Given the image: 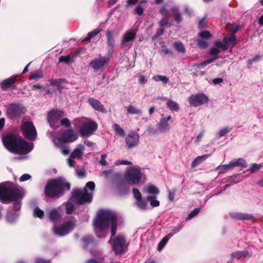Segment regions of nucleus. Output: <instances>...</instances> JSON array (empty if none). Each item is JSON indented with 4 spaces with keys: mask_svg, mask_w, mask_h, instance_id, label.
<instances>
[{
    "mask_svg": "<svg viewBox=\"0 0 263 263\" xmlns=\"http://www.w3.org/2000/svg\"><path fill=\"white\" fill-rule=\"evenodd\" d=\"M111 223V238L116 234L117 227V216L116 213L111 211H101L98 214L93 221L95 229L102 231Z\"/></svg>",
    "mask_w": 263,
    "mask_h": 263,
    "instance_id": "f257e3e1",
    "label": "nucleus"
},
{
    "mask_svg": "<svg viewBox=\"0 0 263 263\" xmlns=\"http://www.w3.org/2000/svg\"><path fill=\"white\" fill-rule=\"evenodd\" d=\"M65 188L70 190V184L61 178L53 179L49 181L44 189L46 197L49 198H59L63 195Z\"/></svg>",
    "mask_w": 263,
    "mask_h": 263,
    "instance_id": "f03ea898",
    "label": "nucleus"
},
{
    "mask_svg": "<svg viewBox=\"0 0 263 263\" xmlns=\"http://www.w3.org/2000/svg\"><path fill=\"white\" fill-rule=\"evenodd\" d=\"M72 197L76 200L79 205L90 203L92 201V193H89L88 191H82L79 189L73 190Z\"/></svg>",
    "mask_w": 263,
    "mask_h": 263,
    "instance_id": "7ed1b4c3",
    "label": "nucleus"
},
{
    "mask_svg": "<svg viewBox=\"0 0 263 263\" xmlns=\"http://www.w3.org/2000/svg\"><path fill=\"white\" fill-rule=\"evenodd\" d=\"M77 222V219L73 217L70 220L63 223L60 226H54L53 228V232L54 234L60 236H64L72 231Z\"/></svg>",
    "mask_w": 263,
    "mask_h": 263,
    "instance_id": "20e7f679",
    "label": "nucleus"
},
{
    "mask_svg": "<svg viewBox=\"0 0 263 263\" xmlns=\"http://www.w3.org/2000/svg\"><path fill=\"white\" fill-rule=\"evenodd\" d=\"M141 171L134 168L127 170L124 175L125 180L129 184H137L141 181Z\"/></svg>",
    "mask_w": 263,
    "mask_h": 263,
    "instance_id": "39448f33",
    "label": "nucleus"
},
{
    "mask_svg": "<svg viewBox=\"0 0 263 263\" xmlns=\"http://www.w3.org/2000/svg\"><path fill=\"white\" fill-rule=\"evenodd\" d=\"M25 137L28 140L34 139L36 137V130L32 122L26 121L23 123L21 128Z\"/></svg>",
    "mask_w": 263,
    "mask_h": 263,
    "instance_id": "423d86ee",
    "label": "nucleus"
},
{
    "mask_svg": "<svg viewBox=\"0 0 263 263\" xmlns=\"http://www.w3.org/2000/svg\"><path fill=\"white\" fill-rule=\"evenodd\" d=\"M208 101V97L202 92L192 95L188 98L189 103L191 106L193 107L200 106L202 104L207 103Z\"/></svg>",
    "mask_w": 263,
    "mask_h": 263,
    "instance_id": "0eeeda50",
    "label": "nucleus"
},
{
    "mask_svg": "<svg viewBox=\"0 0 263 263\" xmlns=\"http://www.w3.org/2000/svg\"><path fill=\"white\" fill-rule=\"evenodd\" d=\"M16 141L12 152L18 154H26L32 151V148L30 147L28 143L23 139L18 138Z\"/></svg>",
    "mask_w": 263,
    "mask_h": 263,
    "instance_id": "6e6552de",
    "label": "nucleus"
},
{
    "mask_svg": "<svg viewBox=\"0 0 263 263\" xmlns=\"http://www.w3.org/2000/svg\"><path fill=\"white\" fill-rule=\"evenodd\" d=\"M26 111L25 108L22 105L12 103L9 105L7 112L9 117L12 119L24 114Z\"/></svg>",
    "mask_w": 263,
    "mask_h": 263,
    "instance_id": "1a4fd4ad",
    "label": "nucleus"
},
{
    "mask_svg": "<svg viewBox=\"0 0 263 263\" xmlns=\"http://www.w3.org/2000/svg\"><path fill=\"white\" fill-rule=\"evenodd\" d=\"M98 128V124L95 121H91L84 124L80 129L82 137H88L92 135Z\"/></svg>",
    "mask_w": 263,
    "mask_h": 263,
    "instance_id": "9d476101",
    "label": "nucleus"
},
{
    "mask_svg": "<svg viewBox=\"0 0 263 263\" xmlns=\"http://www.w3.org/2000/svg\"><path fill=\"white\" fill-rule=\"evenodd\" d=\"M136 32L134 30H129L125 32L121 43V47L125 49H128L131 47L132 43L136 39Z\"/></svg>",
    "mask_w": 263,
    "mask_h": 263,
    "instance_id": "9b49d317",
    "label": "nucleus"
},
{
    "mask_svg": "<svg viewBox=\"0 0 263 263\" xmlns=\"http://www.w3.org/2000/svg\"><path fill=\"white\" fill-rule=\"evenodd\" d=\"M78 138L77 135L74 133L73 129H67L65 130L60 138H58L59 142L65 144L70 143L76 141Z\"/></svg>",
    "mask_w": 263,
    "mask_h": 263,
    "instance_id": "f8f14e48",
    "label": "nucleus"
},
{
    "mask_svg": "<svg viewBox=\"0 0 263 263\" xmlns=\"http://www.w3.org/2000/svg\"><path fill=\"white\" fill-rule=\"evenodd\" d=\"M64 116V112L62 110L52 109L47 115V120L50 126L53 127L60 119Z\"/></svg>",
    "mask_w": 263,
    "mask_h": 263,
    "instance_id": "ddd939ff",
    "label": "nucleus"
},
{
    "mask_svg": "<svg viewBox=\"0 0 263 263\" xmlns=\"http://www.w3.org/2000/svg\"><path fill=\"white\" fill-rule=\"evenodd\" d=\"M17 137L13 134L10 133L6 135L3 138V143L5 147L12 152L13 147L17 142Z\"/></svg>",
    "mask_w": 263,
    "mask_h": 263,
    "instance_id": "4468645a",
    "label": "nucleus"
},
{
    "mask_svg": "<svg viewBox=\"0 0 263 263\" xmlns=\"http://www.w3.org/2000/svg\"><path fill=\"white\" fill-rule=\"evenodd\" d=\"M125 240L123 236H118L114 239L112 244V249L116 255L121 254L124 250Z\"/></svg>",
    "mask_w": 263,
    "mask_h": 263,
    "instance_id": "2eb2a0df",
    "label": "nucleus"
},
{
    "mask_svg": "<svg viewBox=\"0 0 263 263\" xmlns=\"http://www.w3.org/2000/svg\"><path fill=\"white\" fill-rule=\"evenodd\" d=\"M23 198V192L16 185L10 186L9 201H16L22 200Z\"/></svg>",
    "mask_w": 263,
    "mask_h": 263,
    "instance_id": "dca6fc26",
    "label": "nucleus"
},
{
    "mask_svg": "<svg viewBox=\"0 0 263 263\" xmlns=\"http://www.w3.org/2000/svg\"><path fill=\"white\" fill-rule=\"evenodd\" d=\"M140 137L138 134L131 132L125 139V142L128 149L136 147L139 143Z\"/></svg>",
    "mask_w": 263,
    "mask_h": 263,
    "instance_id": "f3484780",
    "label": "nucleus"
},
{
    "mask_svg": "<svg viewBox=\"0 0 263 263\" xmlns=\"http://www.w3.org/2000/svg\"><path fill=\"white\" fill-rule=\"evenodd\" d=\"M110 58L109 57H101L100 58H95L90 63L89 65L94 70H99L102 67L108 65Z\"/></svg>",
    "mask_w": 263,
    "mask_h": 263,
    "instance_id": "a211bd4d",
    "label": "nucleus"
},
{
    "mask_svg": "<svg viewBox=\"0 0 263 263\" xmlns=\"http://www.w3.org/2000/svg\"><path fill=\"white\" fill-rule=\"evenodd\" d=\"M88 103L94 109L102 113H106L107 110L101 102L93 98L88 99Z\"/></svg>",
    "mask_w": 263,
    "mask_h": 263,
    "instance_id": "6ab92c4d",
    "label": "nucleus"
},
{
    "mask_svg": "<svg viewBox=\"0 0 263 263\" xmlns=\"http://www.w3.org/2000/svg\"><path fill=\"white\" fill-rule=\"evenodd\" d=\"M17 77V75H14L3 80L0 83L1 87L2 90H6L8 88L13 87V85L16 81Z\"/></svg>",
    "mask_w": 263,
    "mask_h": 263,
    "instance_id": "aec40b11",
    "label": "nucleus"
},
{
    "mask_svg": "<svg viewBox=\"0 0 263 263\" xmlns=\"http://www.w3.org/2000/svg\"><path fill=\"white\" fill-rule=\"evenodd\" d=\"M106 43L108 47V51L111 52L115 45V40L114 38V34L110 30H107L106 31Z\"/></svg>",
    "mask_w": 263,
    "mask_h": 263,
    "instance_id": "412c9836",
    "label": "nucleus"
},
{
    "mask_svg": "<svg viewBox=\"0 0 263 263\" xmlns=\"http://www.w3.org/2000/svg\"><path fill=\"white\" fill-rule=\"evenodd\" d=\"M10 186L7 187L2 183L0 184V200L5 203L9 200Z\"/></svg>",
    "mask_w": 263,
    "mask_h": 263,
    "instance_id": "4be33fe9",
    "label": "nucleus"
},
{
    "mask_svg": "<svg viewBox=\"0 0 263 263\" xmlns=\"http://www.w3.org/2000/svg\"><path fill=\"white\" fill-rule=\"evenodd\" d=\"M223 42L228 46L233 47L237 43V37L233 34H229L227 35L224 34H223Z\"/></svg>",
    "mask_w": 263,
    "mask_h": 263,
    "instance_id": "5701e85b",
    "label": "nucleus"
},
{
    "mask_svg": "<svg viewBox=\"0 0 263 263\" xmlns=\"http://www.w3.org/2000/svg\"><path fill=\"white\" fill-rule=\"evenodd\" d=\"M82 242L83 247L84 248H88V247H93L98 245V242L96 241L92 236H86L82 238Z\"/></svg>",
    "mask_w": 263,
    "mask_h": 263,
    "instance_id": "b1692460",
    "label": "nucleus"
},
{
    "mask_svg": "<svg viewBox=\"0 0 263 263\" xmlns=\"http://www.w3.org/2000/svg\"><path fill=\"white\" fill-rule=\"evenodd\" d=\"M231 256L232 258L239 259L241 257L250 258L252 256V252L248 251H235L231 253Z\"/></svg>",
    "mask_w": 263,
    "mask_h": 263,
    "instance_id": "393cba45",
    "label": "nucleus"
},
{
    "mask_svg": "<svg viewBox=\"0 0 263 263\" xmlns=\"http://www.w3.org/2000/svg\"><path fill=\"white\" fill-rule=\"evenodd\" d=\"M84 150V146L82 144H79L77 147L71 154L70 158L72 159H81Z\"/></svg>",
    "mask_w": 263,
    "mask_h": 263,
    "instance_id": "a878e982",
    "label": "nucleus"
},
{
    "mask_svg": "<svg viewBox=\"0 0 263 263\" xmlns=\"http://www.w3.org/2000/svg\"><path fill=\"white\" fill-rule=\"evenodd\" d=\"M171 119V116H168L167 118H162L158 123V129L162 132H164L169 129L167 121Z\"/></svg>",
    "mask_w": 263,
    "mask_h": 263,
    "instance_id": "bb28decb",
    "label": "nucleus"
},
{
    "mask_svg": "<svg viewBox=\"0 0 263 263\" xmlns=\"http://www.w3.org/2000/svg\"><path fill=\"white\" fill-rule=\"evenodd\" d=\"M231 216L236 219L253 220L254 216L252 214L237 213L231 215Z\"/></svg>",
    "mask_w": 263,
    "mask_h": 263,
    "instance_id": "cd10ccee",
    "label": "nucleus"
},
{
    "mask_svg": "<svg viewBox=\"0 0 263 263\" xmlns=\"http://www.w3.org/2000/svg\"><path fill=\"white\" fill-rule=\"evenodd\" d=\"M147 2V0H142L135 8L134 12L135 14L138 15H141L144 12V5Z\"/></svg>",
    "mask_w": 263,
    "mask_h": 263,
    "instance_id": "c85d7f7f",
    "label": "nucleus"
},
{
    "mask_svg": "<svg viewBox=\"0 0 263 263\" xmlns=\"http://www.w3.org/2000/svg\"><path fill=\"white\" fill-rule=\"evenodd\" d=\"M209 157V155L207 154L197 157L192 163V167L194 168L198 164H200L203 160L206 159Z\"/></svg>",
    "mask_w": 263,
    "mask_h": 263,
    "instance_id": "c756f323",
    "label": "nucleus"
},
{
    "mask_svg": "<svg viewBox=\"0 0 263 263\" xmlns=\"http://www.w3.org/2000/svg\"><path fill=\"white\" fill-rule=\"evenodd\" d=\"M239 26L234 24L228 23L225 26V28L231 32V34H234L239 29Z\"/></svg>",
    "mask_w": 263,
    "mask_h": 263,
    "instance_id": "7c9ffc66",
    "label": "nucleus"
},
{
    "mask_svg": "<svg viewBox=\"0 0 263 263\" xmlns=\"http://www.w3.org/2000/svg\"><path fill=\"white\" fill-rule=\"evenodd\" d=\"M232 164V166L233 167V168L236 166H240L242 167H247V163L242 158H239L236 161H231Z\"/></svg>",
    "mask_w": 263,
    "mask_h": 263,
    "instance_id": "2f4dec72",
    "label": "nucleus"
},
{
    "mask_svg": "<svg viewBox=\"0 0 263 263\" xmlns=\"http://www.w3.org/2000/svg\"><path fill=\"white\" fill-rule=\"evenodd\" d=\"M49 217L52 221L54 222L60 218V215L57 210L52 209L49 213Z\"/></svg>",
    "mask_w": 263,
    "mask_h": 263,
    "instance_id": "473e14b6",
    "label": "nucleus"
},
{
    "mask_svg": "<svg viewBox=\"0 0 263 263\" xmlns=\"http://www.w3.org/2000/svg\"><path fill=\"white\" fill-rule=\"evenodd\" d=\"M101 31V30H100V29H95V30H93L92 31L89 32L87 34V36L86 37H85L84 39H83L82 40V42H85L90 40L92 37L97 36Z\"/></svg>",
    "mask_w": 263,
    "mask_h": 263,
    "instance_id": "72a5a7b5",
    "label": "nucleus"
},
{
    "mask_svg": "<svg viewBox=\"0 0 263 263\" xmlns=\"http://www.w3.org/2000/svg\"><path fill=\"white\" fill-rule=\"evenodd\" d=\"M18 215L13 211H8L7 213L6 218L9 222H14L17 218Z\"/></svg>",
    "mask_w": 263,
    "mask_h": 263,
    "instance_id": "f704fd0d",
    "label": "nucleus"
},
{
    "mask_svg": "<svg viewBox=\"0 0 263 263\" xmlns=\"http://www.w3.org/2000/svg\"><path fill=\"white\" fill-rule=\"evenodd\" d=\"M156 196H148L147 200L149 202L150 205L153 207H157L160 205L159 201L156 199Z\"/></svg>",
    "mask_w": 263,
    "mask_h": 263,
    "instance_id": "c9c22d12",
    "label": "nucleus"
},
{
    "mask_svg": "<svg viewBox=\"0 0 263 263\" xmlns=\"http://www.w3.org/2000/svg\"><path fill=\"white\" fill-rule=\"evenodd\" d=\"M174 48L180 53H185V48L184 45L180 42H175L173 44Z\"/></svg>",
    "mask_w": 263,
    "mask_h": 263,
    "instance_id": "e433bc0d",
    "label": "nucleus"
},
{
    "mask_svg": "<svg viewBox=\"0 0 263 263\" xmlns=\"http://www.w3.org/2000/svg\"><path fill=\"white\" fill-rule=\"evenodd\" d=\"M113 128L115 130V134L119 135L121 137H123L125 136V131L121 126L118 124H115L113 125Z\"/></svg>",
    "mask_w": 263,
    "mask_h": 263,
    "instance_id": "4c0bfd02",
    "label": "nucleus"
},
{
    "mask_svg": "<svg viewBox=\"0 0 263 263\" xmlns=\"http://www.w3.org/2000/svg\"><path fill=\"white\" fill-rule=\"evenodd\" d=\"M167 106L172 111H177L179 108L178 104L171 100L167 101Z\"/></svg>",
    "mask_w": 263,
    "mask_h": 263,
    "instance_id": "58836bf2",
    "label": "nucleus"
},
{
    "mask_svg": "<svg viewBox=\"0 0 263 263\" xmlns=\"http://www.w3.org/2000/svg\"><path fill=\"white\" fill-rule=\"evenodd\" d=\"M136 205L137 206L142 210H145L147 209V203L142 198L136 200Z\"/></svg>",
    "mask_w": 263,
    "mask_h": 263,
    "instance_id": "ea45409f",
    "label": "nucleus"
},
{
    "mask_svg": "<svg viewBox=\"0 0 263 263\" xmlns=\"http://www.w3.org/2000/svg\"><path fill=\"white\" fill-rule=\"evenodd\" d=\"M170 17H163L159 22V25L161 27H171V24L169 23Z\"/></svg>",
    "mask_w": 263,
    "mask_h": 263,
    "instance_id": "a19ab883",
    "label": "nucleus"
},
{
    "mask_svg": "<svg viewBox=\"0 0 263 263\" xmlns=\"http://www.w3.org/2000/svg\"><path fill=\"white\" fill-rule=\"evenodd\" d=\"M147 191L149 194L155 195H158L160 193L158 188L153 184L148 186Z\"/></svg>",
    "mask_w": 263,
    "mask_h": 263,
    "instance_id": "79ce46f5",
    "label": "nucleus"
},
{
    "mask_svg": "<svg viewBox=\"0 0 263 263\" xmlns=\"http://www.w3.org/2000/svg\"><path fill=\"white\" fill-rule=\"evenodd\" d=\"M65 82V80L64 79H59L58 80L51 79L49 80L50 85L57 86L58 89L61 88V83Z\"/></svg>",
    "mask_w": 263,
    "mask_h": 263,
    "instance_id": "37998d69",
    "label": "nucleus"
},
{
    "mask_svg": "<svg viewBox=\"0 0 263 263\" xmlns=\"http://www.w3.org/2000/svg\"><path fill=\"white\" fill-rule=\"evenodd\" d=\"M73 62L74 60L70 55L61 56L59 58V62H65L66 64H69Z\"/></svg>",
    "mask_w": 263,
    "mask_h": 263,
    "instance_id": "c03bdc74",
    "label": "nucleus"
},
{
    "mask_svg": "<svg viewBox=\"0 0 263 263\" xmlns=\"http://www.w3.org/2000/svg\"><path fill=\"white\" fill-rule=\"evenodd\" d=\"M127 112L132 115H140L142 113L140 109H138L131 105H129L127 108Z\"/></svg>",
    "mask_w": 263,
    "mask_h": 263,
    "instance_id": "a18cd8bd",
    "label": "nucleus"
},
{
    "mask_svg": "<svg viewBox=\"0 0 263 263\" xmlns=\"http://www.w3.org/2000/svg\"><path fill=\"white\" fill-rule=\"evenodd\" d=\"M232 163L231 161L228 164H224L218 167V169L220 172L221 173H224L227 170H232L233 169V167L232 166Z\"/></svg>",
    "mask_w": 263,
    "mask_h": 263,
    "instance_id": "49530a36",
    "label": "nucleus"
},
{
    "mask_svg": "<svg viewBox=\"0 0 263 263\" xmlns=\"http://www.w3.org/2000/svg\"><path fill=\"white\" fill-rule=\"evenodd\" d=\"M95 188V184L93 181H89L86 183L85 186L84 188V191H88V189H89L90 191H89V193H92V194H93V192L94 191Z\"/></svg>",
    "mask_w": 263,
    "mask_h": 263,
    "instance_id": "de8ad7c7",
    "label": "nucleus"
},
{
    "mask_svg": "<svg viewBox=\"0 0 263 263\" xmlns=\"http://www.w3.org/2000/svg\"><path fill=\"white\" fill-rule=\"evenodd\" d=\"M33 215L34 217L42 219L44 216V212L39 207H36L34 209Z\"/></svg>",
    "mask_w": 263,
    "mask_h": 263,
    "instance_id": "09e8293b",
    "label": "nucleus"
},
{
    "mask_svg": "<svg viewBox=\"0 0 263 263\" xmlns=\"http://www.w3.org/2000/svg\"><path fill=\"white\" fill-rule=\"evenodd\" d=\"M65 206L66 213L68 215L71 214L74 210V205L70 202H67L65 203Z\"/></svg>",
    "mask_w": 263,
    "mask_h": 263,
    "instance_id": "8fccbe9b",
    "label": "nucleus"
},
{
    "mask_svg": "<svg viewBox=\"0 0 263 263\" xmlns=\"http://www.w3.org/2000/svg\"><path fill=\"white\" fill-rule=\"evenodd\" d=\"M153 79L155 81H162L163 83H167L169 80L167 77L160 75L154 76Z\"/></svg>",
    "mask_w": 263,
    "mask_h": 263,
    "instance_id": "3c124183",
    "label": "nucleus"
},
{
    "mask_svg": "<svg viewBox=\"0 0 263 263\" xmlns=\"http://www.w3.org/2000/svg\"><path fill=\"white\" fill-rule=\"evenodd\" d=\"M198 46L201 48H206L208 46V42L203 39H198L197 40Z\"/></svg>",
    "mask_w": 263,
    "mask_h": 263,
    "instance_id": "603ef678",
    "label": "nucleus"
},
{
    "mask_svg": "<svg viewBox=\"0 0 263 263\" xmlns=\"http://www.w3.org/2000/svg\"><path fill=\"white\" fill-rule=\"evenodd\" d=\"M167 237H164L158 244L157 250L159 251H161L168 241Z\"/></svg>",
    "mask_w": 263,
    "mask_h": 263,
    "instance_id": "864d4df0",
    "label": "nucleus"
},
{
    "mask_svg": "<svg viewBox=\"0 0 263 263\" xmlns=\"http://www.w3.org/2000/svg\"><path fill=\"white\" fill-rule=\"evenodd\" d=\"M164 32V29L163 28H159L157 31L156 33L153 35L152 37V40L153 41L156 40L159 36H161L163 34Z\"/></svg>",
    "mask_w": 263,
    "mask_h": 263,
    "instance_id": "5fc2aeb1",
    "label": "nucleus"
},
{
    "mask_svg": "<svg viewBox=\"0 0 263 263\" xmlns=\"http://www.w3.org/2000/svg\"><path fill=\"white\" fill-rule=\"evenodd\" d=\"M214 44L215 46L221 48L223 50H226L228 49V46L223 42H221L219 41H215Z\"/></svg>",
    "mask_w": 263,
    "mask_h": 263,
    "instance_id": "6e6d98bb",
    "label": "nucleus"
},
{
    "mask_svg": "<svg viewBox=\"0 0 263 263\" xmlns=\"http://www.w3.org/2000/svg\"><path fill=\"white\" fill-rule=\"evenodd\" d=\"M262 166V165L261 164H258L256 163H254L250 167L249 171L251 172V173H253L258 171L261 167Z\"/></svg>",
    "mask_w": 263,
    "mask_h": 263,
    "instance_id": "4d7b16f0",
    "label": "nucleus"
},
{
    "mask_svg": "<svg viewBox=\"0 0 263 263\" xmlns=\"http://www.w3.org/2000/svg\"><path fill=\"white\" fill-rule=\"evenodd\" d=\"M133 193L134 198L136 199V200L140 199V198H142V195L139 191V190L137 188H133Z\"/></svg>",
    "mask_w": 263,
    "mask_h": 263,
    "instance_id": "13d9d810",
    "label": "nucleus"
},
{
    "mask_svg": "<svg viewBox=\"0 0 263 263\" xmlns=\"http://www.w3.org/2000/svg\"><path fill=\"white\" fill-rule=\"evenodd\" d=\"M199 36L202 39H209L212 36V34L208 31H203L200 32L199 34Z\"/></svg>",
    "mask_w": 263,
    "mask_h": 263,
    "instance_id": "bf43d9fd",
    "label": "nucleus"
},
{
    "mask_svg": "<svg viewBox=\"0 0 263 263\" xmlns=\"http://www.w3.org/2000/svg\"><path fill=\"white\" fill-rule=\"evenodd\" d=\"M200 211V209L195 208L194 209L189 215L187 216L188 219H191L196 216Z\"/></svg>",
    "mask_w": 263,
    "mask_h": 263,
    "instance_id": "052dcab7",
    "label": "nucleus"
},
{
    "mask_svg": "<svg viewBox=\"0 0 263 263\" xmlns=\"http://www.w3.org/2000/svg\"><path fill=\"white\" fill-rule=\"evenodd\" d=\"M174 21L178 24H180L183 20V17L180 13H176L174 15Z\"/></svg>",
    "mask_w": 263,
    "mask_h": 263,
    "instance_id": "680f3d73",
    "label": "nucleus"
},
{
    "mask_svg": "<svg viewBox=\"0 0 263 263\" xmlns=\"http://www.w3.org/2000/svg\"><path fill=\"white\" fill-rule=\"evenodd\" d=\"M207 26V21H205V17L202 18L199 22L198 27L199 29H202Z\"/></svg>",
    "mask_w": 263,
    "mask_h": 263,
    "instance_id": "e2e57ef3",
    "label": "nucleus"
},
{
    "mask_svg": "<svg viewBox=\"0 0 263 263\" xmlns=\"http://www.w3.org/2000/svg\"><path fill=\"white\" fill-rule=\"evenodd\" d=\"M103 257H101L98 260L95 258H90L87 260L86 263H104Z\"/></svg>",
    "mask_w": 263,
    "mask_h": 263,
    "instance_id": "0e129e2a",
    "label": "nucleus"
},
{
    "mask_svg": "<svg viewBox=\"0 0 263 263\" xmlns=\"http://www.w3.org/2000/svg\"><path fill=\"white\" fill-rule=\"evenodd\" d=\"M13 202L14 203L13 205L12 210L14 211H19L21 208V202L20 201H18V200Z\"/></svg>",
    "mask_w": 263,
    "mask_h": 263,
    "instance_id": "69168bd1",
    "label": "nucleus"
},
{
    "mask_svg": "<svg viewBox=\"0 0 263 263\" xmlns=\"http://www.w3.org/2000/svg\"><path fill=\"white\" fill-rule=\"evenodd\" d=\"M61 124L66 127H69L70 126V120L68 118H64L60 121Z\"/></svg>",
    "mask_w": 263,
    "mask_h": 263,
    "instance_id": "338daca9",
    "label": "nucleus"
},
{
    "mask_svg": "<svg viewBox=\"0 0 263 263\" xmlns=\"http://www.w3.org/2000/svg\"><path fill=\"white\" fill-rule=\"evenodd\" d=\"M220 52V50L216 48L213 47L211 49L210 53L212 56L217 57L218 56V54Z\"/></svg>",
    "mask_w": 263,
    "mask_h": 263,
    "instance_id": "774afa93",
    "label": "nucleus"
}]
</instances>
